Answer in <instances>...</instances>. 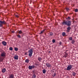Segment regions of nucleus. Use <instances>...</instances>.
I'll list each match as a JSON object with an SVG mask.
<instances>
[{
  "label": "nucleus",
  "instance_id": "obj_1",
  "mask_svg": "<svg viewBox=\"0 0 78 78\" xmlns=\"http://www.w3.org/2000/svg\"><path fill=\"white\" fill-rule=\"evenodd\" d=\"M62 25H65L68 27H70L72 25V22L71 21L67 20L66 21H63V22L62 23Z\"/></svg>",
  "mask_w": 78,
  "mask_h": 78
},
{
  "label": "nucleus",
  "instance_id": "obj_2",
  "mask_svg": "<svg viewBox=\"0 0 78 78\" xmlns=\"http://www.w3.org/2000/svg\"><path fill=\"white\" fill-rule=\"evenodd\" d=\"M1 54V56L3 58H5L6 57V53L5 51H4L2 50L0 51Z\"/></svg>",
  "mask_w": 78,
  "mask_h": 78
},
{
  "label": "nucleus",
  "instance_id": "obj_3",
  "mask_svg": "<svg viewBox=\"0 0 78 78\" xmlns=\"http://www.w3.org/2000/svg\"><path fill=\"white\" fill-rule=\"evenodd\" d=\"M28 53H29V56L30 57L32 56V55H33V48L30 49L28 51Z\"/></svg>",
  "mask_w": 78,
  "mask_h": 78
},
{
  "label": "nucleus",
  "instance_id": "obj_4",
  "mask_svg": "<svg viewBox=\"0 0 78 78\" xmlns=\"http://www.w3.org/2000/svg\"><path fill=\"white\" fill-rule=\"evenodd\" d=\"M72 68V65H69L67 67V68L66 69L67 70H70Z\"/></svg>",
  "mask_w": 78,
  "mask_h": 78
},
{
  "label": "nucleus",
  "instance_id": "obj_5",
  "mask_svg": "<svg viewBox=\"0 0 78 78\" xmlns=\"http://www.w3.org/2000/svg\"><path fill=\"white\" fill-rule=\"evenodd\" d=\"M34 67H35V66L34 65H32L31 66H29L28 67V68L29 70H31L32 69H34Z\"/></svg>",
  "mask_w": 78,
  "mask_h": 78
},
{
  "label": "nucleus",
  "instance_id": "obj_6",
  "mask_svg": "<svg viewBox=\"0 0 78 78\" xmlns=\"http://www.w3.org/2000/svg\"><path fill=\"white\" fill-rule=\"evenodd\" d=\"M46 66L47 67H48L49 68L51 67V65L49 63H46Z\"/></svg>",
  "mask_w": 78,
  "mask_h": 78
},
{
  "label": "nucleus",
  "instance_id": "obj_7",
  "mask_svg": "<svg viewBox=\"0 0 78 78\" xmlns=\"http://www.w3.org/2000/svg\"><path fill=\"white\" fill-rule=\"evenodd\" d=\"M14 58L15 59L17 60L18 59V58H19V57L18 56V55H16L14 56Z\"/></svg>",
  "mask_w": 78,
  "mask_h": 78
},
{
  "label": "nucleus",
  "instance_id": "obj_8",
  "mask_svg": "<svg viewBox=\"0 0 78 78\" xmlns=\"http://www.w3.org/2000/svg\"><path fill=\"white\" fill-rule=\"evenodd\" d=\"M0 23L1 25H3V24H6V22L5 21H0Z\"/></svg>",
  "mask_w": 78,
  "mask_h": 78
},
{
  "label": "nucleus",
  "instance_id": "obj_9",
  "mask_svg": "<svg viewBox=\"0 0 78 78\" xmlns=\"http://www.w3.org/2000/svg\"><path fill=\"white\" fill-rule=\"evenodd\" d=\"M14 75L13 74H11L9 77V78H13Z\"/></svg>",
  "mask_w": 78,
  "mask_h": 78
},
{
  "label": "nucleus",
  "instance_id": "obj_10",
  "mask_svg": "<svg viewBox=\"0 0 78 78\" xmlns=\"http://www.w3.org/2000/svg\"><path fill=\"white\" fill-rule=\"evenodd\" d=\"M71 29V27L70 26H69L67 28V31L69 32L70 30Z\"/></svg>",
  "mask_w": 78,
  "mask_h": 78
},
{
  "label": "nucleus",
  "instance_id": "obj_11",
  "mask_svg": "<svg viewBox=\"0 0 78 78\" xmlns=\"http://www.w3.org/2000/svg\"><path fill=\"white\" fill-rule=\"evenodd\" d=\"M4 59H5L4 57H0V61L1 62H2Z\"/></svg>",
  "mask_w": 78,
  "mask_h": 78
},
{
  "label": "nucleus",
  "instance_id": "obj_12",
  "mask_svg": "<svg viewBox=\"0 0 78 78\" xmlns=\"http://www.w3.org/2000/svg\"><path fill=\"white\" fill-rule=\"evenodd\" d=\"M2 44H3V45H4V46H6V42L5 41H2Z\"/></svg>",
  "mask_w": 78,
  "mask_h": 78
},
{
  "label": "nucleus",
  "instance_id": "obj_13",
  "mask_svg": "<svg viewBox=\"0 0 78 78\" xmlns=\"http://www.w3.org/2000/svg\"><path fill=\"white\" fill-rule=\"evenodd\" d=\"M42 59V58H41V57H38V60L40 61V62H42V61L41 60Z\"/></svg>",
  "mask_w": 78,
  "mask_h": 78
},
{
  "label": "nucleus",
  "instance_id": "obj_14",
  "mask_svg": "<svg viewBox=\"0 0 78 78\" xmlns=\"http://www.w3.org/2000/svg\"><path fill=\"white\" fill-rule=\"evenodd\" d=\"M6 72V69L5 68H3L2 70V73H5Z\"/></svg>",
  "mask_w": 78,
  "mask_h": 78
},
{
  "label": "nucleus",
  "instance_id": "obj_15",
  "mask_svg": "<svg viewBox=\"0 0 78 78\" xmlns=\"http://www.w3.org/2000/svg\"><path fill=\"white\" fill-rule=\"evenodd\" d=\"M30 61V60H29V59H26L25 61V62H26V63H29V62Z\"/></svg>",
  "mask_w": 78,
  "mask_h": 78
},
{
  "label": "nucleus",
  "instance_id": "obj_16",
  "mask_svg": "<svg viewBox=\"0 0 78 78\" xmlns=\"http://www.w3.org/2000/svg\"><path fill=\"white\" fill-rule=\"evenodd\" d=\"M45 30H44L42 31H41V33H40L39 34H43V33H44V31H45Z\"/></svg>",
  "mask_w": 78,
  "mask_h": 78
},
{
  "label": "nucleus",
  "instance_id": "obj_17",
  "mask_svg": "<svg viewBox=\"0 0 78 78\" xmlns=\"http://www.w3.org/2000/svg\"><path fill=\"white\" fill-rule=\"evenodd\" d=\"M36 76L35 75V74H34L32 76V78H36Z\"/></svg>",
  "mask_w": 78,
  "mask_h": 78
},
{
  "label": "nucleus",
  "instance_id": "obj_18",
  "mask_svg": "<svg viewBox=\"0 0 78 78\" xmlns=\"http://www.w3.org/2000/svg\"><path fill=\"white\" fill-rule=\"evenodd\" d=\"M49 36H53V33L52 32H50L49 33Z\"/></svg>",
  "mask_w": 78,
  "mask_h": 78
},
{
  "label": "nucleus",
  "instance_id": "obj_19",
  "mask_svg": "<svg viewBox=\"0 0 78 78\" xmlns=\"http://www.w3.org/2000/svg\"><path fill=\"white\" fill-rule=\"evenodd\" d=\"M69 41H72L73 40V38L72 37H69Z\"/></svg>",
  "mask_w": 78,
  "mask_h": 78
},
{
  "label": "nucleus",
  "instance_id": "obj_20",
  "mask_svg": "<svg viewBox=\"0 0 78 78\" xmlns=\"http://www.w3.org/2000/svg\"><path fill=\"white\" fill-rule=\"evenodd\" d=\"M75 40H72L71 43H72L73 44H74V43H75Z\"/></svg>",
  "mask_w": 78,
  "mask_h": 78
},
{
  "label": "nucleus",
  "instance_id": "obj_21",
  "mask_svg": "<svg viewBox=\"0 0 78 78\" xmlns=\"http://www.w3.org/2000/svg\"><path fill=\"white\" fill-rule=\"evenodd\" d=\"M43 73H45L46 72V71L45 70V69H43L42 71Z\"/></svg>",
  "mask_w": 78,
  "mask_h": 78
},
{
  "label": "nucleus",
  "instance_id": "obj_22",
  "mask_svg": "<svg viewBox=\"0 0 78 78\" xmlns=\"http://www.w3.org/2000/svg\"><path fill=\"white\" fill-rule=\"evenodd\" d=\"M62 35L63 36H66V33H65V32L62 33Z\"/></svg>",
  "mask_w": 78,
  "mask_h": 78
},
{
  "label": "nucleus",
  "instance_id": "obj_23",
  "mask_svg": "<svg viewBox=\"0 0 78 78\" xmlns=\"http://www.w3.org/2000/svg\"><path fill=\"white\" fill-rule=\"evenodd\" d=\"M72 74L73 76H75L76 75V73H75V72H73V73H72Z\"/></svg>",
  "mask_w": 78,
  "mask_h": 78
},
{
  "label": "nucleus",
  "instance_id": "obj_24",
  "mask_svg": "<svg viewBox=\"0 0 78 78\" xmlns=\"http://www.w3.org/2000/svg\"><path fill=\"white\" fill-rule=\"evenodd\" d=\"M17 36L18 38H21V36H20V35L19 34L18 35H17Z\"/></svg>",
  "mask_w": 78,
  "mask_h": 78
},
{
  "label": "nucleus",
  "instance_id": "obj_25",
  "mask_svg": "<svg viewBox=\"0 0 78 78\" xmlns=\"http://www.w3.org/2000/svg\"><path fill=\"white\" fill-rule=\"evenodd\" d=\"M67 55H68V54L66 53V54L64 55V57L65 58H66V57H67Z\"/></svg>",
  "mask_w": 78,
  "mask_h": 78
},
{
  "label": "nucleus",
  "instance_id": "obj_26",
  "mask_svg": "<svg viewBox=\"0 0 78 78\" xmlns=\"http://www.w3.org/2000/svg\"><path fill=\"white\" fill-rule=\"evenodd\" d=\"M14 49L15 51H18V48H15Z\"/></svg>",
  "mask_w": 78,
  "mask_h": 78
},
{
  "label": "nucleus",
  "instance_id": "obj_27",
  "mask_svg": "<svg viewBox=\"0 0 78 78\" xmlns=\"http://www.w3.org/2000/svg\"><path fill=\"white\" fill-rule=\"evenodd\" d=\"M13 49L11 47H10L9 48V50H11V51H12Z\"/></svg>",
  "mask_w": 78,
  "mask_h": 78
},
{
  "label": "nucleus",
  "instance_id": "obj_28",
  "mask_svg": "<svg viewBox=\"0 0 78 78\" xmlns=\"http://www.w3.org/2000/svg\"><path fill=\"white\" fill-rule=\"evenodd\" d=\"M55 75H56V73H54V74L52 75V76H53V77H55Z\"/></svg>",
  "mask_w": 78,
  "mask_h": 78
},
{
  "label": "nucleus",
  "instance_id": "obj_29",
  "mask_svg": "<svg viewBox=\"0 0 78 78\" xmlns=\"http://www.w3.org/2000/svg\"><path fill=\"white\" fill-rule=\"evenodd\" d=\"M52 42L53 43H55V42H56V41H55V40L53 39L52 40Z\"/></svg>",
  "mask_w": 78,
  "mask_h": 78
},
{
  "label": "nucleus",
  "instance_id": "obj_30",
  "mask_svg": "<svg viewBox=\"0 0 78 78\" xmlns=\"http://www.w3.org/2000/svg\"><path fill=\"white\" fill-rule=\"evenodd\" d=\"M22 33V31L20 30L19 31V34H21Z\"/></svg>",
  "mask_w": 78,
  "mask_h": 78
},
{
  "label": "nucleus",
  "instance_id": "obj_31",
  "mask_svg": "<svg viewBox=\"0 0 78 78\" xmlns=\"http://www.w3.org/2000/svg\"><path fill=\"white\" fill-rule=\"evenodd\" d=\"M15 16H16V17H17V18H18V17H19V16H18V15L17 14H15Z\"/></svg>",
  "mask_w": 78,
  "mask_h": 78
},
{
  "label": "nucleus",
  "instance_id": "obj_32",
  "mask_svg": "<svg viewBox=\"0 0 78 78\" xmlns=\"http://www.w3.org/2000/svg\"><path fill=\"white\" fill-rule=\"evenodd\" d=\"M66 11H69V8H66Z\"/></svg>",
  "mask_w": 78,
  "mask_h": 78
},
{
  "label": "nucleus",
  "instance_id": "obj_33",
  "mask_svg": "<svg viewBox=\"0 0 78 78\" xmlns=\"http://www.w3.org/2000/svg\"><path fill=\"white\" fill-rule=\"evenodd\" d=\"M75 12H78V9H76L75 10Z\"/></svg>",
  "mask_w": 78,
  "mask_h": 78
},
{
  "label": "nucleus",
  "instance_id": "obj_34",
  "mask_svg": "<svg viewBox=\"0 0 78 78\" xmlns=\"http://www.w3.org/2000/svg\"><path fill=\"white\" fill-rule=\"evenodd\" d=\"M3 26V25H2L0 23V27H2Z\"/></svg>",
  "mask_w": 78,
  "mask_h": 78
},
{
  "label": "nucleus",
  "instance_id": "obj_35",
  "mask_svg": "<svg viewBox=\"0 0 78 78\" xmlns=\"http://www.w3.org/2000/svg\"><path fill=\"white\" fill-rule=\"evenodd\" d=\"M62 44V43H61V42H60L59 43V44L60 45H61Z\"/></svg>",
  "mask_w": 78,
  "mask_h": 78
},
{
  "label": "nucleus",
  "instance_id": "obj_36",
  "mask_svg": "<svg viewBox=\"0 0 78 78\" xmlns=\"http://www.w3.org/2000/svg\"><path fill=\"white\" fill-rule=\"evenodd\" d=\"M66 19H67L68 20V19L70 20V17L69 16H68V18H66Z\"/></svg>",
  "mask_w": 78,
  "mask_h": 78
},
{
  "label": "nucleus",
  "instance_id": "obj_37",
  "mask_svg": "<svg viewBox=\"0 0 78 78\" xmlns=\"http://www.w3.org/2000/svg\"><path fill=\"white\" fill-rule=\"evenodd\" d=\"M27 53H28V52L25 53L24 54V55H27Z\"/></svg>",
  "mask_w": 78,
  "mask_h": 78
},
{
  "label": "nucleus",
  "instance_id": "obj_38",
  "mask_svg": "<svg viewBox=\"0 0 78 78\" xmlns=\"http://www.w3.org/2000/svg\"><path fill=\"white\" fill-rule=\"evenodd\" d=\"M12 33H14V31H12Z\"/></svg>",
  "mask_w": 78,
  "mask_h": 78
},
{
  "label": "nucleus",
  "instance_id": "obj_39",
  "mask_svg": "<svg viewBox=\"0 0 78 78\" xmlns=\"http://www.w3.org/2000/svg\"><path fill=\"white\" fill-rule=\"evenodd\" d=\"M37 65L38 66H39V65L38 64H37Z\"/></svg>",
  "mask_w": 78,
  "mask_h": 78
}]
</instances>
